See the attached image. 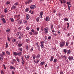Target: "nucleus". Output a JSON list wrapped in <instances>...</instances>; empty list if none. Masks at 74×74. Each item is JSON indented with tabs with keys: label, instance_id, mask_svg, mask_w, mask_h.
Wrapping results in <instances>:
<instances>
[{
	"label": "nucleus",
	"instance_id": "nucleus-1",
	"mask_svg": "<svg viewBox=\"0 0 74 74\" xmlns=\"http://www.w3.org/2000/svg\"><path fill=\"white\" fill-rule=\"evenodd\" d=\"M64 45H65V41H63L60 42V46L61 48H63Z\"/></svg>",
	"mask_w": 74,
	"mask_h": 74
},
{
	"label": "nucleus",
	"instance_id": "nucleus-2",
	"mask_svg": "<svg viewBox=\"0 0 74 74\" xmlns=\"http://www.w3.org/2000/svg\"><path fill=\"white\" fill-rule=\"evenodd\" d=\"M44 30L45 31V34H47L48 33V30H49V29H48V27H46V28H45L44 29Z\"/></svg>",
	"mask_w": 74,
	"mask_h": 74
},
{
	"label": "nucleus",
	"instance_id": "nucleus-3",
	"mask_svg": "<svg viewBox=\"0 0 74 74\" xmlns=\"http://www.w3.org/2000/svg\"><path fill=\"white\" fill-rule=\"evenodd\" d=\"M73 59H74V58H73V56H69L68 57V59H69V60L70 61H71V60H73Z\"/></svg>",
	"mask_w": 74,
	"mask_h": 74
},
{
	"label": "nucleus",
	"instance_id": "nucleus-4",
	"mask_svg": "<svg viewBox=\"0 0 74 74\" xmlns=\"http://www.w3.org/2000/svg\"><path fill=\"white\" fill-rule=\"evenodd\" d=\"M30 8L31 9H32V10H34L36 8V6L34 5H31L30 7Z\"/></svg>",
	"mask_w": 74,
	"mask_h": 74
},
{
	"label": "nucleus",
	"instance_id": "nucleus-5",
	"mask_svg": "<svg viewBox=\"0 0 74 74\" xmlns=\"http://www.w3.org/2000/svg\"><path fill=\"white\" fill-rule=\"evenodd\" d=\"M4 59V57L3 56H1V54L0 55V60L2 61V60H3V59Z\"/></svg>",
	"mask_w": 74,
	"mask_h": 74
},
{
	"label": "nucleus",
	"instance_id": "nucleus-6",
	"mask_svg": "<svg viewBox=\"0 0 74 74\" xmlns=\"http://www.w3.org/2000/svg\"><path fill=\"white\" fill-rule=\"evenodd\" d=\"M1 19L2 20L3 22V23H6V21H5V19H4V18H2Z\"/></svg>",
	"mask_w": 74,
	"mask_h": 74
},
{
	"label": "nucleus",
	"instance_id": "nucleus-7",
	"mask_svg": "<svg viewBox=\"0 0 74 74\" xmlns=\"http://www.w3.org/2000/svg\"><path fill=\"white\" fill-rule=\"evenodd\" d=\"M29 18H30L29 15V14L27 15L26 20V21H27V20H28L29 19Z\"/></svg>",
	"mask_w": 74,
	"mask_h": 74
},
{
	"label": "nucleus",
	"instance_id": "nucleus-8",
	"mask_svg": "<svg viewBox=\"0 0 74 74\" xmlns=\"http://www.w3.org/2000/svg\"><path fill=\"white\" fill-rule=\"evenodd\" d=\"M43 15V12H40V17L41 18H42V15Z\"/></svg>",
	"mask_w": 74,
	"mask_h": 74
},
{
	"label": "nucleus",
	"instance_id": "nucleus-9",
	"mask_svg": "<svg viewBox=\"0 0 74 74\" xmlns=\"http://www.w3.org/2000/svg\"><path fill=\"white\" fill-rule=\"evenodd\" d=\"M68 51V50L67 49H64L63 50V52H64V53H66V52Z\"/></svg>",
	"mask_w": 74,
	"mask_h": 74
},
{
	"label": "nucleus",
	"instance_id": "nucleus-10",
	"mask_svg": "<svg viewBox=\"0 0 74 74\" xmlns=\"http://www.w3.org/2000/svg\"><path fill=\"white\" fill-rule=\"evenodd\" d=\"M17 55L18 56H21L22 55V52H20L17 53Z\"/></svg>",
	"mask_w": 74,
	"mask_h": 74
},
{
	"label": "nucleus",
	"instance_id": "nucleus-11",
	"mask_svg": "<svg viewBox=\"0 0 74 74\" xmlns=\"http://www.w3.org/2000/svg\"><path fill=\"white\" fill-rule=\"evenodd\" d=\"M8 11V10H7V8H6L4 10V12L5 13H7Z\"/></svg>",
	"mask_w": 74,
	"mask_h": 74
},
{
	"label": "nucleus",
	"instance_id": "nucleus-12",
	"mask_svg": "<svg viewBox=\"0 0 74 74\" xmlns=\"http://www.w3.org/2000/svg\"><path fill=\"white\" fill-rule=\"evenodd\" d=\"M49 17H47L46 18V21H49Z\"/></svg>",
	"mask_w": 74,
	"mask_h": 74
},
{
	"label": "nucleus",
	"instance_id": "nucleus-13",
	"mask_svg": "<svg viewBox=\"0 0 74 74\" xmlns=\"http://www.w3.org/2000/svg\"><path fill=\"white\" fill-rule=\"evenodd\" d=\"M53 56H51L50 59L51 62H52L53 61Z\"/></svg>",
	"mask_w": 74,
	"mask_h": 74
},
{
	"label": "nucleus",
	"instance_id": "nucleus-14",
	"mask_svg": "<svg viewBox=\"0 0 74 74\" xmlns=\"http://www.w3.org/2000/svg\"><path fill=\"white\" fill-rule=\"evenodd\" d=\"M71 6V5L69 4L68 5V9L69 10H70V7Z\"/></svg>",
	"mask_w": 74,
	"mask_h": 74
},
{
	"label": "nucleus",
	"instance_id": "nucleus-15",
	"mask_svg": "<svg viewBox=\"0 0 74 74\" xmlns=\"http://www.w3.org/2000/svg\"><path fill=\"white\" fill-rule=\"evenodd\" d=\"M12 8L13 9H14V10L15 9V8H16V6L14 5H13V6H12Z\"/></svg>",
	"mask_w": 74,
	"mask_h": 74
},
{
	"label": "nucleus",
	"instance_id": "nucleus-16",
	"mask_svg": "<svg viewBox=\"0 0 74 74\" xmlns=\"http://www.w3.org/2000/svg\"><path fill=\"white\" fill-rule=\"evenodd\" d=\"M13 55H14L15 56H16V55H17V53L16 52H13Z\"/></svg>",
	"mask_w": 74,
	"mask_h": 74
},
{
	"label": "nucleus",
	"instance_id": "nucleus-17",
	"mask_svg": "<svg viewBox=\"0 0 74 74\" xmlns=\"http://www.w3.org/2000/svg\"><path fill=\"white\" fill-rule=\"evenodd\" d=\"M68 45H69V42L67 41V42H66V44L65 45V46L66 47H67Z\"/></svg>",
	"mask_w": 74,
	"mask_h": 74
},
{
	"label": "nucleus",
	"instance_id": "nucleus-18",
	"mask_svg": "<svg viewBox=\"0 0 74 74\" xmlns=\"http://www.w3.org/2000/svg\"><path fill=\"white\" fill-rule=\"evenodd\" d=\"M37 48H38V51H40V47L39 45H38Z\"/></svg>",
	"mask_w": 74,
	"mask_h": 74
},
{
	"label": "nucleus",
	"instance_id": "nucleus-19",
	"mask_svg": "<svg viewBox=\"0 0 74 74\" xmlns=\"http://www.w3.org/2000/svg\"><path fill=\"white\" fill-rule=\"evenodd\" d=\"M10 20H11V21L12 22H14V19L12 18H10Z\"/></svg>",
	"mask_w": 74,
	"mask_h": 74
},
{
	"label": "nucleus",
	"instance_id": "nucleus-20",
	"mask_svg": "<svg viewBox=\"0 0 74 74\" xmlns=\"http://www.w3.org/2000/svg\"><path fill=\"white\" fill-rule=\"evenodd\" d=\"M34 62L35 63H38V62H39V60H37L36 62V61H34Z\"/></svg>",
	"mask_w": 74,
	"mask_h": 74
},
{
	"label": "nucleus",
	"instance_id": "nucleus-21",
	"mask_svg": "<svg viewBox=\"0 0 74 74\" xmlns=\"http://www.w3.org/2000/svg\"><path fill=\"white\" fill-rule=\"evenodd\" d=\"M40 46L41 48H44V46L43 44H41L40 45Z\"/></svg>",
	"mask_w": 74,
	"mask_h": 74
},
{
	"label": "nucleus",
	"instance_id": "nucleus-22",
	"mask_svg": "<svg viewBox=\"0 0 74 74\" xmlns=\"http://www.w3.org/2000/svg\"><path fill=\"white\" fill-rule=\"evenodd\" d=\"M5 54V52H2V54L1 55L3 56H4V55Z\"/></svg>",
	"mask_w": 74,
	"mask_h": 74
},
{
	"label": "nucleus",
	"instance_id": "nucleus-23",
	"mask_svg": "<svg viewBox=\"0 0 74 74\" xmlns=\"http://www.w3.org/2000/svg\"><path fill=\"white\" fill-rule=\"evenodd\" d=\"M34 33L35 35H37V34H38V32H34Z\"/></svg>",
	"mask_w": 74,
	"mask_h": 74
},
{
	"label": "nucleus",
	"instance_id": "nucleus-24",
	"mask_svg": "<svg viewBox=\"0 0 74 74\" xmlns=\"http://www.w3.org/2000/svg\"><path fill=\"white\" fill-rule=\"evenodd\" d=\"M70 53H71V51L70 50H69L68 51L67 54H68V55H69V54Z\"/></svg>",
	"mask_w": 74,
	"mask_h": 74
},
{
	"label": "nucleus",
	"instance_id": "nucleus-25",
	"mask_svg": "<svg viewBox=\"0 0 74 74\" xmlns=\"http://www.w3.org/2000/svg\"><path fill=\"white\" fill-rule=\"evenodd\" d=\"M6 53L8 55H10V53L8 51H6Z\"/></svg>",
	"mask_w": 74,
	"mask_h": 74
},
{
	"label": "nucleus",
	"instance_id": "nucleus-26",
	"mask_svg": "<svg viewBox=\"0 0 74 74\" xmlns=\"http://www.w3.org/2000/svg\"><path fill=\"white\" fill-rule=\"evenodd\" d=\"M18 45L19 47H21L22 45V44H20L19 43Z\"/></svg>",
	"mask_w": 74,
	"mask_h": 74
},
{
	"label": "nucleus",
	"instance_id": "nucleus-27",
	"mask_svg": "<svg viewBox=\"0 0 74 74\" xmlns=\"http://www.w3.org/2000/svg\"><path fill=\"white\" fill-rule=\"evenodd\" d=\"M5 47L6 48H8V42H7L6 43Z\"/></svg>",
	"mask_w": 74,
	"mask_h": 74
},
{
	"label": "nucleus",
	"instance_id": "nucleus-28",
	"mask_svg": "<svg viewBox=\"0 0 74 74\" xmlns=\"http://www.w3.org/2000/svg\"><path fill=\"white\" fill-rule=\"evenodd\" d=\"M19 24H22V21H18Z\"/></svg>",
	"mask_w": 74,
	"mask_h": 74
},
{
	"label": "nucleus",
	"instance_id": "nucleus-29",
	"mask_svg": "<svg viewBox=\"0 0 74 74\" xmlns=\"http://www.w3.org/2000/svg\"><path fill=\"white\" fill-rule=\"evenodd\" d=\"M10 29H7L6 31V32L7 33H8V32H10Z\"/></svg>",
	"mask_w": 74,
	"mask_h": 74
},
{
	"label": "nucleus",
	"instance_id": "nucleus-30",
	"mask_svg": "<svg viewBox=\"0 0 74 74\" xmlns=\"http://www.w3.org/2000/svg\"><path fill=\"white\" fill-rule=\"evenodd\" d=\"M64 20L65 21H69V19L67 18H65Z\"/></svg>",
	"mask_w": 74,
	"mask_h": 74
},
{
	"label": "nucleus",
	"instance_id": "nucleus-31",
	"mask_svg": "<svg viewBox=\"0 0 74 74\" xmlns=\"http://www.w3.org/2000/svg\"><path fill=\"white\" fill-rule=\"evenodd\" d=\"M44 63H45V62H42L40 63V64H41V65H43L44 64Z\"/></svg>",
	"mask_w": 74,
	"mask_h": 74
},
{
	"label": "nucleus",
	"instance_id": "nucleus-32",
	"mask_svg": "<svg viewBox=\"0 0 74 74\" xmlns=\"http://www.w3.org/2000/svg\"><path fill=\"white\" fill-rule=\"evenodd\" d=\"M63 58H65V60H66L67 59V56H66L65 55H64L63 56Z\"/></svg>",
	"mask_w": 74,
	"mask_h": 74
},
{
	"label": "nucleus",
	"instance_id": "nucleus-33",
	"mask_svg": "<svg viewBox=\"0 0 74 74\" xmlns=\"http://www.w3.org/2000/svg\"><path fill=\"white\" fill-rule=\"evenodd\" d=\"M28 3L29 4V3H31L32 2V0H28Z\"/></svg>",
	"mask_w": 74,
	"mask_h": 74
},
{
	"label": "nucleus",
	"instance_id": "nucleus-34",
	"mask_svg": "<svg viewBox=\"0 0 74 74\" xmlns=\"http://www.w3.org/2000/svg\"><path fill=\"white\" fill-rule=\"evenodd\" d=\"M13 68H14V67H13L12 66H10V69L11 70H12V69H13Z\"/></svg>",
	"mask_w": 74,
	"mask_h": 74
},
{
	"label": "nucleus",
	"instance_id": "nucleus-35",
	"mask_svg": "<svg viewBox=\"0 0 74 74\" xmlns=\"http://www.w3.org/2000/svg\"><path fill=\"white\" fill-rule=\"evenodd\" d=\"M13 42H15L16 41V40L15 39H13L12 40Z\"/></svg>",
	"mask_w": 74,
	"mask_h": 74
},
{
	"label": "nucleus",
	"instance_id": "nucleus-36",
	"mask_svg": "<svg viewBox=\"0 0 74 74\" xmlns=\"http://www.w3.org/2000/svg\"><path fill=\"white\" fill-rule=\"evenodd\" d=\"M28 10H29V8H27L25 10V12H27L28 11Z\"/></svg>",
	"mask_w": 74,
	"mask_h": 74
},
{
	"label": "nucleus",
	"instance_id": "nucleus-37",
	"mask_svg": "<svg viewBox=\"0 0 74 74\" xmlns=\"http://www.w3.org/2000/svg\"><path fill=\"white\" fill-rule=\"evenodd\" d=\"M57 61V59H55L54 60V63H56Z\"/></svg>",
	"mask_w": 74,
	"mask_h": 74
},
{
	"label": "nucleus",
	"instance_id": "nucleus-38",
	"mask_svg": "<svg viewBox=\"0 0 74 74\" xmlns=\"http://www.w3.org/2000/svg\"><path fill=\"white\" fill-rule=\"evenodd\" d=\"M26 47V49H27V50H29V47L28 45H27Z\"/></svg>",
	"mask_w": 74,
	"mask_h": 74
},
{
	"label": "nucleus",
	"instance_id": "nucleus-39",
	"mask_svg": "<svg viewBox=\"0 0 74 74\" xmlns=\"http://www.w3.org/2000/svg\"><path fill=\"white\" fill-rule=\"evenodd\" d=\"M67 26H68L67 27V29H68L69 28V23H67Z\"/></svg>",
	"mask_w": 74,
	"mask_h": 74
},
{
	"label": "nucleus",
	"instance_id": "nucleus-40",
	"mask_svg": "<svg viewBox=\"0 0 74 74\" xmlns=\"http://www.w3.org/2000/svg\"><path fill=\"white\" fill-rule=\"evenodd\" d=\"M40 43L41 44H44V41H42L41 42H40Z\"/></svg>",
	"mask_w": 74,
	"mask_h": 74
},
{
	"label": "nucleus",
	"instance_id": "nucleus-41",
	"mask_svg": "<svg viewBox=\"0 0 74 74\" xmlns=\"http://www.w3.org/2000/svg\"><path fill=\"white\" fill-rule=\"evenodd\" d=\"M26 29L27 30H29V29H30V28H29V27H26Z\"/></svg>",
	"mask_w": 74,
	"mask_h": 74
},
{
	"label": "nucleus",
	"instance_id": "nucleus-42",
	"mask_svg": "<svg viewBox=\"0 0 74 74\" xmlns=\"http://www.w3.org/2000/svg\"><path fill=\"white\" fill-rule=\"evenodd\" d=\"M33 58V59L34 60H34H34V59H35L36 58V57H35V56H32Z\"/></svg>",
	"mask_w": 74,
	"mask_h": 74
},
{
	"label": "nucleus",
	"instance_id": "nucleus-43",
	"mask_svg": "<svg viewBox=\"0 0 74 74\" xmlns=\"http://www.w3.org/2000/svg\"><path fill=\"white\" fill-rule=\"evenodd\" d=\"M25 4H29V2L28 1H26L25 2Z\"/></svg>",
	"mask_w": 74,
	"mask_h": 74
},
{
	"label": "nucleus",
	"instance_id": "nucleus-44",
	"mask_svg": "<svg viewBox=\"0 0 74 74\" xmlns=\"http://www.w3.org/2000/svg\"><path fill=\"white\" fill-rule=\"evenodd\" d=\"M3 66L4 67V69H6V67L5 66V65L3 64Z\"/></svg>",
	"mask_w": 74,
	"mask_h": 74
},
{
	"label": "nucleus",
	"instance_id": "nucleus-45",
	"mask_svg": "<svg viewBox=\"0 0 74 74\" xmlns=\"http://www.w3.org/2000/svg\"><path fill=\"white\" fill-rule=\"evenodd\" d=\"M33 47H32L30 49V51L32 52V51H33Z\"/></svg>",
	"mask_w": 74,
	"mask_h": 74
},
{
	"label": "nucleus",
	"instance_id": "nucleus-46",
	"mask_svg": "<svg viewBox=\"0 0 74 74\" xmlns=\"http://www.w3.org/2000/svg\"><path fill=\"white\" fill-rule=\"evenodd\" d=\"M27 59H29V58H30V56H29V55H27Z\"/></svg>",
	"mask_w": 74,
	"mask_h": 74
},
{
	"label": "nucleus",
	"instance_id": "nucleus-47",
	"mask_svg": "<svg viewBox=\"0 0 74 74\" xmlns=\"http://www.w3.org/2000/svg\"><path fill=\"white\" fill-rule=\"evenodd\" d=\"M8 39L9 41H10V42L11 41V40H10V38H9V37H8Z\"/></svg>",
	"mask_w": 74,
	"mask_h": 74
},
{
	"label": "nucleus",
	"instance_id": "nucleus-48",
	"mask_svg": "<svg viewBox=\"0 0 74 74\" xmlns=\"http://www.w3.org/2000/svg\"><path fill=\"white\" fill-rule=\"evenodd\" d=\"M10 1H8L6 2L7 4H10Z\"/></svg>",
	"mask_w": 74,
	"mask_h": 74
},
{
	"label": "nucleus",
	"instance_id": "nucleus-49",
	"mask_svg": "<svg viewBox=\"0 0 74 74\" xmlns=\"http://www.w3.org/2000/svg\"><path fill=\"white\" fill-rule=\"evenodd\" d=\"M19 32H17L16 33V35L17 36H19Z\"/></svg>",
	"mask_w": 74,
	"mask_h": 74
},
{
	"label": "nucleus",
	"instance_id": "nucleus-50",
	"mask_svg": "<svg viewBox=\"0 0 74 74\" xmlns=\"http://www.w3.org/2000/svg\"><path fill=\"white\" fill-rule=\"evenodd\" d=\"M29 41V40L28 39H26V41L27 42H28Z\"/></svg>",
	"mask_w": 74,
	"mask_h": 74
},
{
	"label": "nucleus",
	"instance_id": "nucleus-51",
	"mask_svg": "<svg viewBox=\"0 0 74 74\" xmlns=\"http://www.w3.org/2000/svg\"><path fill=\"white\" fill-rule=\"evenodd\" d=\"M18 4V3L16 2L14 4V5H17Z\"/></svg>",
	"mask_w": 74,
	"mask_h": 74
},
{
	"label": "nucleus",
	"instance_id": "nucleus-52",
	"mask_svg": "<svg viewBox=\"0 0 74 74\" xmlns=\"http://www.w3.org/2000/svg\"><path fill=\"white\" fill-rule=\"evenodd\" d=\"M16 60H17V62H19V60L18 59V58H16Z\"/></svg>",
	"mask_w": 74,
	"mask_h": 74
},
{
	"label": "nucleus",
	"instance_id": "nucleus-53",
	"mask_svg": "<svg viewBox=\"0 0 74 74\" xmlns=\"http://www.w3.org/2000/svg\"><path fill=\"white\" fill-rule=\"evenodd\" d=\"M52 29H53V25H51V30H52Z\"/></svg>",
	"mask_w": 74,
	"mask_h": 74
},
{
	"label": "nucleus",
	"instance_id": "nucleus-54",
	"mask_svg": "<svg viewBox=\"0 0 74 74\" xmlns=\"http://www.w3.org/2000/svg\"><path fill=\"white\" fill-rule=\"evenodd\" d=\"M36 20L37 22H38V21H39V18H36Z\"/></svg>",
	"mask_w": 74,
	"mask_h": 74
},
{
	"label": "nucleus",
	"instance_id": "nucleus-55",
	"mask_svg": "<svg viewBox=\"0 0 74 74\" xmlns=\"http://www.w3.org/2000/svg\"><path fill=\"white\" fill-rule=\"evenodd\" d=\"M51 38V36H49L48 37V40H50Z\"/></svg>",
	"mask_w": 74,
	"mask_h": 74
},
{
	"label": "nucleus",
	"instance_id": "nucleus-56",
	"mask_svg": "<svg viewBox=\"0 0 74 74\" xmlns=\"http://www.w3.org/2000/svg\"><path fill=\"white\" fill-rule=\"evenodd\" d=\"M18 39L19 40H21V39H22V37L21 36H19L18 37Z\"/></svg>",
	"mask_w": 74,
	"mask_h": 74
},
{
	"label": "nucleus",
	"instance_id": "nucleus-57",
	"mask_svg": "<svg viewBox=\"0 0 74 74\" xmlns=\"http://www.w3.org/2000/svg\"><path fill=\"white\" fill-rule=\"evenodd\" d=\"M1 73L2 74H4V72L3 71V70H1Z\"/></svg>",
	"mask_w": 74,
	"mask_h": 74
},
{
	"label": "nucleus",
	"instance_id": "nucleus-58",
	"mask_svg": "<svg viewBox=\"0 0 74 74\" xmlns=\"http://www.w3.org/2000/svg\"><path fill=\"white\" fill-rule=\"evenodd\" d=\"M19 50H20V51H22V48H19Z\"/></svg>",
	"mask_w": 74,
	"mask_h": 74
},
{
	"label": "nucleus",
	"instance_id": "nucleus-59",
	"mask_svg": "<svg viewBox=\"0 0 74 74\" xmlns=\"http://www.w3.org/2000/svg\"><path fill=\"white\" fill-rule=\"evenodd\" d=\"M38 58H40V54H38Z\"/></svg>",
	"mask_w": 74,
	"mask_h": 74
},
{
	"label": "nucleus",
	"instance_id": "nucleus-60",
	"mask_svg": "<svg viewBox=\"0 0 74 74\" xmlns=\"http://www.w3.org/2000/svg\"><path fill=\"white\" fill-rule=\"evenodd\" d=\"M21 28H22V27H19L18 28V30H21Z\"/></svg>",
	"mask_w": 74,
	"mask_h": 74
},
{
	"label": "nucleus",
	"instance_id": "nucleus-61",
	"mask_svg": "<svg viewBox=\"0 0 74 74\" xmlns=\"http://www.w3.org/2000/svg\"><path fill=\"white\" fill-rule=\"evenodd\" d=\"M58 34H60V31H58Z\"/></svg>",
	"mask_w": 74,
	"mask_h": 74
},
{
	"label": "nucleus",
	"instance_id": "nucleus-62",
	"mask_svg": "<svg viewBox=\"0 0 74 74\" xmlns=\"http://www.w3.org/2000/svg\"><path fill=\"white\" fill-rule=\"evenodd\" d=\"M24 22L25 23H27V21L26 20H25L24 21Z\"/></svg>",
	"mask_w": 74,
	"mask_h": 74
},
{
	"label": "nucleus",
	"instance_id": "nucleus-63",
	"mask_svg": "<svg viewBox=\"0 0 74 74\" xmlns=\"http://www.w3.org/2000/svg\"><path fill=\"white\" fill-rule=\"evenodd\" d=\"M39 28H38V27H37L36 28V29H37V31H39Z\"/></svg>",
	"mask_w": 74,
	"mask_h": 74
},
{
	"label": "nucleus",
	"instance_id": "nucleus-64",
	"mask_svg": "<svg viewBox=\"0 0 74 74\" xmlns=\"http://www.w3.org/2000/svg\"><path fill=\"white\" fill-rule=\"evenodd\" d=\"M60 74H63V72L62 71H61L60 72Z\"/></svg>",
	"mask_w": 74,
	"mask_h": 74
}]
</instances>
